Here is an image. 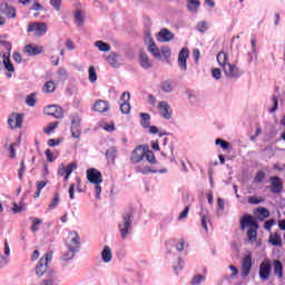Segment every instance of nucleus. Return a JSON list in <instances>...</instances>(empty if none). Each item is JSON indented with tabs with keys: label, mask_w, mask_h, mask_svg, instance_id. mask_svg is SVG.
<instances>
[{
	"label": "nucleus",
	"mask_w": 285,
	"mask_h": 285,
	"mask_svg": "<svg viewBox=\"0 0 285 285\" xmlns=\"http://www.w3.org/2000/svg\"><path fill=\"white\" fill-rule=\"evenodd\" d=\"M140 125L142 128H150V115L146 112L140 114Z\"/></svg>",
	"instance_id": "obj_35"
},
{
	"label": "nucleus",
	"mask_w": 285,
	"mask_h": 285,
	"mask_svg": "<svg viewBox=\"0 0 285 285\" xmlns=\"http://www.w3.org/2000/svg\"><path fill=\"white\" fill-rule=\"evenodd\" d=\"M120 111L122 115H128V112H130V102H122L120 105Z\"/></svg>",
	"instance_id": "obj_53"
},
{
	"label": "nucleus",
	"mask_w": 285,
	"mask_h": 285,
	"mask_svg": "<svg viewBox=\"0 0 285 285\" xmlns=\"http://www.w3.org/2000/svg\"><path fill=\"white\" fill-rule=\"evenodd\" d=\"M188 57H190V51L185 47L178 53V66L183 71L187 69L186 61H188Z\"/></svg>",
	"instance_id": "obj_15"
},
{
	"label": "nucleus",
	"mask_w": 285,
	"mask_h": 285,
	"mask_svg": "<svg viewBox=\"0 0 285 285\" xmlns=\"http://www.w3.org/2000/svg\"><path fill=\"white\" fill-rule=\"evenodd\" d=\"M196 28H197L198 32H206V30H208V22L200 21V22H198Z\"/></svg>",
	"instance_id": "obj_52"
},
{
	"label": "nucleus",
	"mask_w": 285,
	"mask_h": 285,
	"mask_svg": "<svg viewBox=\"0 0 285 285\" xmlns=\"http://www.w3.org/2000/svg\"><path fill=\"white\" fill-rule=\"evenodd\" d=\"M145 157L147 161H149V164H155L157 161V159L155 158V154H153V151H145Z\"/></svg>",
	"instance_id": "obj_55"
},
{
	"label": "nucleus",
	"mask_w": 285,
	"mask_h": 285,
	"mask_svg": "<svg viewBox=\"0 0 285 285\" xmlns=\"http://www.w3.org/2000/svg\"><path fill=\"white\" fill-rule=\"evenodd\" d=\"M257 230H259V225L254 226V227H249L248 230H247V239L252 244H255L257 242Z\"/></svg>",
	"instance_id": "obj_26"
},
{
	"label": "nucleus",
	"mask_w": 285,
	"mask_h": 285,
	"mask_svg": "<svg viewBox=\"0 0 285 285\" xmlns=\"http://www.w3.org/2000/svg\"><path fill=\"white\" fill-rule=\"evenodd\" d=\"M55 82L53 81H47L43 86V92H55Z\"/></svg>",
	"instance_id": "obj_48"
},
{
	"label": "nucleus",
	"mask_w": 285,
	"mask_h": 285,
	"mask_svg": "<svg viewBox=\"0 0 285 285\" xmlns=\"http://www.w3.org/2000/svg\"><path fill=\"white\" fill-rule=\"evenodd\" d=\"M215 144H216V146H220V148H223V150H228L230 148V142L225 141L222 138L216 139Z\"/></svg>",
	"instance_id": "obj_43"
},
{
	"label": "nucleus",
	"mask_w": 285,
	"mask_h": 285,
	"mask_svg": "<svg viewBox=\"0 0 285 285\" xmlns=\"http://www.w3.org/2000/svg\"><path fill=\"white\" fill-rule=\"evenodd\" d=\"M28 32H30L32 37H43L48 32V24H46V22H31L28 26Z\"/></svg>",
	"instance_id": "obj_5"
},
{
	"label": "nucleus",
	"mask_w": 285,
	"mask_h": 285,
	"mask_svg": "<svg viewBox=\"0 0 285 285\" xmlns=\"http://www.w3.org/2000/svg\"><path fill=\"white\" fill-rule=\"evenodd\" d=\"M144 157H146V149L142 146H138L131 154V161L132 164H139V161L144 160Z\"/></svg>",
	"instance_id": "obj_20"
},
{
	"label": "nucleus",
	"mask_w": 285,
	"mask_h": 285,
	"mask_svg": "<svg viewBox=\"0 0 285 285\" xmlns=\"http://www.w3.org/2000/svg\"><path fill=\"white\" fill-rule=\"evenodd\" d=\"M158 110L164 119H170L173 117V109L166 101L158 104Z\"/></svg>",
	"instance_id": "obj_18"
},
{
	"label": "nucleus",
	"mask_w": 285,
	"mask_h": 285,
	"mask_svg": "<svg viewBox=\"0 0 285 285\" xmlns=\"http://www.w3.org/2000/svg\"><path fill=\"white\" fill-rule=\"evenodd\" d=\"M163 92H173V90H175V87L173 86V81L171 80H165L161 82L160 86Z\"/></svg>",
	"instance_id": "obj_36"
},
{
	"label": "nucleus",
	"mask_w": 285,
	"mask_h": 285,
	"mask_svg": "<svg viewBox=\"0 0 285 285\" xmlns=\"http://www.w3.org/2000/svg\"><path fill=\"white\" fill-rule=\"evenodd\" d=\"M269 242L273 246H279L282 244V236L275 233L274 235H271Z\"/></svg>",
	"instance_id": "obj_41"
},
{
	"label": "nucleus",
	"mask_w": 285,
	"mask_h": 285,
	"mask_svg": "<svg viewBox=\"0 0 285 285\" xmlns=\"http://www.w3.org/2000/svg\"><path fill=\"white\" fill-rule=\"evenodd\" d=\"M49 262H52V253H46L43 257L40 258L38 265L36 266L37 277H43V274L50 269L48 267Z\"/></svg>",
	"instance_id": "obj_4"
},
{
	"label": "nucleus",
	"mask_w": 285,
	"mask_h": 285,
	"mask_svg": "<svg viewBox=\"0 0 285 285\" xmlns=\"http://www.w3.org/2000/svg\"><path fill=\"white\" fill-rule=\"evenodd\" d=\"M23 173H26V163L21 161L20 169L18 170L19 179H23Z\"/></svg>",
	"instance_id": "obj_59"
},
{
	"label": "nucleus",
	"mask_w": 285,
	"mask_h": 285,
	"mask_svg": "<svg viewBox=\"0 0 285 285\" xmlns=\"http://www.w3.org/2000/svg\"><path fill=\"white\" fill-rule=\"evenodd\" d=\"M59 279V274L55 269H48L46 282H51L52 284L57 283Z\"/></svg>",
	"instance_id": "obj_34"
},
{
	"label": "nucleus",
	"mask_w": 285,
	"mask_h": 285,
	"mask_svg": "<svg viewBox=\"0 0 285 285\" xmlns=\"http://www.w3.org/2000/svg\"><path fill=\"white\" fill-rule=\"evenodd\" d=\"M200 222L204 230L208 233V222H210V217H208V212L204 209L200 210Z\"/></svg>",
	"instance_id": "obj_29"
},
{
	"label": "nucleus",
	"mask_w": 285,
	"mask_h": 285,
	"mask_svg": "<svg viewBox=\"0 0 285 285\" xmlns=\"http://www.w3.org/2000/svg\"><path fill=\"white\" fill-rule=\"evenodd\" d=\"M17 146H19L18 142H13V144H11L9 146V157L11 159H16L17 158V149H14V148H17Z\"/></svg>",
	"instance_id": "obj_46"
},
{
	"label": "nucleus",
	"mask_w": 285,
	"mask_h": 285,
	"mask_svg": "<svg viewBox=\"0 0 285 285\" xmlns=\"http://www.w3.org/2000/svg\"><path fill=\"white\" fill-rule=\"evenodd\" d=\"M0 46H3L6 50H8V53L2 56V66H4V69L8 72H14V65H12V60H10V52L12 51V43L0 40Z\"/></svg>",
	"instance_id": "obj_3"
},
{
	"label": "nucleus",
	"mask_w": 285,
	"mask_h": 285,
	"mask_svg": "<svg viewBox=\"0 0 285 285\" xmlns=\"http://www.w3.org/2000/svg\"><path fill=\"white\" fill-rule=\"evenodd\" d=\"M23 51L26 55H29V57H36L37 55L43 53V47L38 46L36 43H31L27 45Z\"/></svg>",
	"instance_id": "obj_19"
},
{
	"label": "nucleus",
	"mask_w": 285,
	"mask_h": 285,
	"mask_svg": "<svg viewBox=\"0 0 285 285\" xmlns=\"http://www.w3.org/2000/svg\"><path fill=\"white\" fill-rule=\"evenodd\" d=\"M12 57H13V61H16V63H21V61H22L21 53L14 51Z\"/></svg>",
	"instance_id": "obj_64"
},
{
	"label": "nucleus",
	"mask_w": 285,
	"mask_h": 285,
	"mask_svg": "<svg viewBox=\"0 0 285 285\" xmlns=\"http://www.w3.org/2000/svg\"><path fill=\"white\" fill-rule=\"evenodd\" d=\"M274 274L282 279L284 277V266L282 265V262L274 261Z\"/></svg>",
	"instance_id": "obj_30"
},
{
	"label": "nucleus",
	"mask_w": 285,
	"mask_h": 285,
	"mask_svg": "<svg viewBox=\"0 0 285 285\" xmlns=\"http://www.w3.org/2000/svg\"><path fill=\"white\" fill-rule=\"evenodd\" d=\"M150 135H159V137H164L166 135V131L159 132V129L156 126L149 127Z\"/></svg>",
	"instance_id": "obj_54"
},
{
	"label": "nucleus",
	"mask_w": 285,
	"mask_h": 285,
	"mask_svg": "<svg viewBox=\"0 0 285 285\" xmlns=\"http://www.w3.org/2000/svg\"><path fill=\"white\" fill-rule=\"evenodd\" d=\"M156 38L160 43H168V41H173L175 39V35L165 28L156 35Z\"/></svg>",
	"instance_id": "obj_16"
},
{
	"label": "nucleus",
	"mask_w": 285,
	"mask_h": 285,
	"mask_svg": "<svg viewBox=\"0 0 285 285\" xmlns=\"http://www.w3.org/2000/svg\"><path fill=\"white\" fill-rule=\"evenodd\" d=\"M107 62L109 66H112V68H119L124 63V57L119 53L111 52L107 58Z\"/></svg>",
	"instance_id": "obj_17"
},
{
	"label": "nucleus",
	"mask_w": 285,
	"mask_h": 285,
	"mask_svg": "<svg viewBox=\"0 0 285 285\" xmlns=\"http://www.w3.org/2000/svg\"><path fill=\"white\" fill-rule=\"evenodd\" d=\"M271 181V193L274 195H279L282 190H284V181H282V178L277 176H273L269 178Z\"/></svg>",
	"instance_id": "obj_14"
},
{
	"label": "nucleus",
	"mask_w": 285,
	"mask_h": 285,
	"mask_svg": "<svg viewBox=\"0 0 285 285\" xmlns=\"http://www.w3.org/2000/svg\"><path fill=\"white\" fill-rule=\"evenodd\" d=\"M73 19H75L76 26H78V28H81V26H83V21H86V16L81 10L77 9L73 12Z\"/></svg>",
	"instance_id": "obj_25"
},
{
	"label": "nucleus",
	"mask_w": 285,
	"mask_h": 285,
	"mask_svg": "<svg viewBox=\"0 0 285 285\" xmlns=\"http://www.w3.org/2000/svg\"><path fill=\"white\" fill-rule=\"evenodd\" d=\"M274 170H278L279 173L285 170V164L281 165L279 163H276L273 165Z\"/></svg>",
	"instance_id": "obj_63"
},
{
	"label": "nucleus",
	"mask_w": 285,
	"mask_h": 285,
	"mask_svg": "<svg viewBox=\"0 0 285 285\" xmlns=\"http://www.w3.org/2000/svg\"><path fill=\"white\" fill-rule=\"evenodd\" d=\"M273 226H275V219H269V220L265 222L264 229L271 230V228H273Z\"/></svg>",
	"instance_id": "obj_60"
},
{
	"label": "nucleus",
	"mask_w": 285,
	"mask_h": 285,
	"mask_svg": "<svg viewBox=\"0 0 285 285\" xmlns=\"http://www.w3.org/2000/svg\"><path fill=\"white\" fill-rule=\"evenodd\" d=\"M45 155H46L48 161H55V154L52 153V150L47 149V150L45 151Z\"/></svg>",
	"instance_id": "obj_61"
},
{
	"label": "nucleus",
	"mask_w": 285,
	"mask_h": 285,
	"mask_svg": "<svg viewBox=\"0 0 285 285\" xmlns=\"http://www.w3.org/2000/svg\"><path fill=\"white\" fill-rule=\"evenodd\" d=\"M110 106L106 100H98L94 105V110H96V112H108Z\"/></svg>",
	"instance_id": "obj_24"
},
{
	"label": "nucleus",
	"mask_w": 285,
	"mask_h": 285,
	"mask_svg": "<svg viewBox=\"0 0 285 285\" xmlns=\"http://www.w3.org/2000/svg\"><path fill=\"white\" fill-rule=\"evenodd\" d=\"M264 179H266V174H264V171H258L254 177V184H262Z\"/></svg>",
	"instance_id": "obj_49"
},
{
	"label": "nucleus",
	"mask_w": 285,
	"mask_h": 285,
	"mask_svg": "<svg viewBox=\"0 0 285 285\" xmlns=\"http://www.w3.org/2000/svg\"><path fill=\"white\" fill-rule=\"evenodd\" d=\"M252 51L248 53V61H256L257 59V41L255 38L250 39Z\"/></svg>",
	"instance_id": "obj_27"
},
{
	"label": "nucleus",
	"mask_w": 285,
	"mask_h": 285,
	"mask_svg": "<svg viewBox=\"0 0 285 285\" xmlns=\"http://www.w3.org/2000/svg\"><path fill=\"white\" fill-rule=\"evenodd\" d=\"M160 55H161V61H167V59H170V48L168 47H163L160 48Z\"/></svg>",
	"instance_id": "obj_39"
},
{
	"label": "nucleus",
	"mask_w": 285,
	"mask_h": 285,
	"mask_svg": "<svg viewBox=\"0 0 285 285\" xmlns=\"http://www.w3.org/2000/svg\"><path fill=\"white\" fill-rule=\"evenodd\" d=\"M145 42L148 46V51L155 59L158 61H161V49L157 48V45L155 43V40H153V36L149 32H146L145 36Z\"/></svg>",
	"instance_id": "obj_6"
},
{
	"label": "nucleus",
	"mask_w": 285,
	"mask_h": 285,
	"mask_svg": "<svg viewBox=\"0 0 285 285\" xmlns=\"http://www.w3.org/2000/svg\"><path fill=\"white\" fill-rule=\"evenodd\" d=\"M71 137L73 139H79L81 137V118L79 115L73 114L71 116Z\"/></svg>",
	"instance_id": "obj_7"
},
{
	"label": "nucleus",
	"mask_w": 285,
	"mask_h": 285,
	"mask_svg": "<svg viewBox=\"0 0 285 285\" xmlns=\"http://www.w3.org/2000/svg\"><path fill=\"white\" fill-rule=\"evenodd\" d=\"M118 228L121 237L126 239V237L130 235V230L132 228V213L124 214L122 220L118 224Z\"/></svg>",
	"instance_id": "obj_2"
},
{
	"label": "nucleus",
	"mask_w": 285,
	"mask_h": 285,
	"mask_svg": "<svg viewBox=\"0 0 285 285\" xmlns=\"http://www.w3.org/2000/svg\"><path fill=\"white\" fill-rule=\"evenodd\" d=\"M8 125L12 130L21 128V126H23V115L11 114L8 118Z\"/></svg>",
	"instance_id": "obj_13"
},
{
	"label": "nucleus",
	"mask_w": 285,
	"mask_h": 285,
	"mask_svg": "<svg viewBox=\"0 0 285 285\" xmlns=\"http://www.w3.org/2000/svg\"><path fill=\"white\" fill-rule=\"evenodd\" d=\"M272 102L273 107L269 109V112H275V110H277V107L279 106V100L277 99V96H273Z\"/></svg>",
	"instance_id": "obj_57"
},
{
	"label": "nucleus",
	"mask_w": 285,
	"mask_h": 285,
	"mask_svg": "<svg viewBox=\"0 0 285 285\" xmlns=\"http://www.w3.org/2000/svg\"><path fill=\"white\" fill-rule=\"evenodd\" d=\"M247 202L248 204H254V205L264 204V198L257 197V196H248Z\"/></svg>",
	"instance_id": "obj_47"
},
{
	"label": "nucleus",
	"mask_w": 285,
	"mask_h": 285,
	"mask_svg": "<svg viewBox=\"0 0 285 285\" xmlns=\"http://www.w3.org/2000/svg\"><path fill=\"white\" fill-rule=\"evenodd\" d=\"M199 6H200L199 0H188L187 1V9L193 14H195V12H197V10H199Z\"/></svg>",
	"instance_id": "obj_33"
},
{
	"label": "nucleus",
	"mask_w": 285,
	"mask_h": 285,
	"mask_svg": "<svg viewBox=\"0 0 285 285\" xmlns=\"http://www.w3.org/2000/svg\"><path fill=\"white\" fill-rule=\"evenodd\" d=\"M59 206V194H55V197L52 199V203L49 205L50 210L53 208H57Z\"/></svg>",
	"instance_id": "obj_58"
},
{
	"label": "nucleus",
	"mask_w": 285,
	"mask_h": 285,
	"mask_svg": "<svg viewBox=\"0 0 285 285\" xmlns=\"http://www.w3.org/2000/svg\"><path fill=\"white\" fill-rule=\"evenodd\" d=\"M45 115L55 117L56 119H63V109L57 105H49L43 109Z\"/></svg>",
	"instance_id": "obj_11"
},
{
	"label": "nucleus",
	"mask_w": 285,
	"mask_h": 285,
	"mask_svg": "<svg viewBox=\"0 0 285 285\" xmlns=\"http://www.w3.org/2000/svg\"><path fill=\"white\" fill-rule=\"evenodd\" d=\"M76 253H77V250H75V249H68V252L62 255V261L70 262V259H72L75 257Z\"/></svg>",
	"instance_id": "obj_45"
},
{
	"label": "nucleus",
	"mask_w": 285,
	"mask_h": 285,
	"mask_svg": "<svg viewBox=\"0 0 285 285\" xmlns=\"http://www.w3.org/2000/svg\"><path fill=\"white\" fill-rule=\"evenodd\" d=\"M49 3L53 7V9H56L57 12L61 10V0H49Z\"/></svg>",
	"instance_id": "obj_56"
},
{
	"label": "nucleus",
	"mask_w": 285,
	"mask_h": 285,
	"mask_svg": "<svg viewBox=\"0 0 285 285\" xmlns=\"http://www.w3.org/2000/svg\"><path fill=\"white\" fill-rule=\"evenodd\" d=\"M253 268V257L250 254H247L244 256L242 262V277H248L250 275V269Z\"/></svg>",
	"instance_id": "obj_12"
},
{
	"label": "nucleus",
	"mask_w": 285,
	"mask_h": 285,
	"mask_svg": "<svg viewBox=\"0 0 285 285\" xmlns=\"http://www.w3.org/2000/svg\"><path fill=\"white\" fill-rule=\"evenodd\" d=\"M216 59L219 66H222L224 72H235L236 68L235 66L228 63V55H226V52L220 51Z\"/></svg>",
	"instance_id": "obj_9"
},
{
	"label": "nucleus",
	"mask_w": 285,
	"mask_h": 285,
	"mask_svg": "<svg viewBox=\"0 0 285 285\" xmlns=\"http://www.w3.org/2000/svg\"><path fill=\"white\" fill-rule=\"evenodd\" d=\"M4 14L8 17V19H14L17 17V11L14 10V7L7 6L4 9Z\"/></svg>",
	"instance_id": "obj_40"
},
{
	"label": "nucleus",
	"mask_w": 285,
	"mask_h": 285,
	"mask_svg": "<svg viewBox=\"0 0 285 285\" xmlns=\"http://www.w3.org/2000/svg\"><path fill=\"white\" fill-rule=\"evenodd\" d=\"M58 127H59V121L49 122L48 126L43 128V132H46V135H50V132H52V130L57 129Z\"/></svg>",
	"instance_id": "obj_42"
},
{
	"label": "nucleus",
	"mask_w": 285,
	"mask_h": 285,
	"mask_svg": "<svg viewBox=\"0 0 285 285\" xmlns=\"http://www.w3.org/2000/svg\"><path fill=\"white\" fill-rule=\"evenodd\" d=\"M66 246L68 250H79V247L81 246V242L79 240V234L77 232L69 233L67 239H66Z\"/></svg>",
	"instance_id": "obj_8"
},
{
	"label": "nucleus",
	"mask_w": 285,
	"mask_h": 285,
	"mask_svg": "<svg viewBox=\"0 0 285 285\" xmlns=\"http://www.w3.org/2000/svg\"><path fill=\"white\" fill-rule=\"evenodd\" d=\"M8 264H10V258L8 256H3L2 254H0V271L1 268H6Z\"/></svg>",
	"instance_id": "obj_50"
},
{
	"label": "nucleus",
	"mask_w": 285,
	"mask_h": 285,
	"mask_svg": "<svg viewBox=\"0 0 285 285\" xmlns=\"http://www.w3.org/2000/svg\"><path fill=\"white\" fill-rule=\"evenodd\" d=\"M272 263L271 259L265 258L259 265L258 275L263 282H266L271 277Z\"/></svg>",
	"instance_id": "obj_10"
},
{
	"label": "nucleus",
	"mask_w": 285,
	"mask_h": 285,
	"mask_svg": "<svg viewBox=\"0 0 285 285\" xmlns=\"http://www.w3.org/2000/svg\"><path fill=\"white\" fill-rule=\"evenodd\" d=\"M121 101H124V104H129V101H130V92H128V91L122 92Z\"/></svg>",
	"instance_id": "obj_62"
},
{
	"label": "nucleus",
	"mask_w": 285,
	"mask_h": 285,
	"mask_svg": "<svg viewBox=\"0 0 285 285\" xmlns=\"http://www.w3.org/2000/svg\"><path fill=\"white\" fill-rule=\"evenodd\" d=\"M106 157L108 161L115 163L117 159V149L115 147H110L106 153Z\"/></svg>",
	"instance_id": "obj_37"
},
{
	"label": "nucleus",
	"mask_w": 285,
	"mask_h": 285,
	"mask_svg": "<svg viewBox=\"0 0 285 285\" xmlns=\"http://www.w3.org/2000/svg\"><path fill=\"white\" fill-rule=\"evenodd\" d=\"M204 282H206V275L197 274L191 278L190 284L200 285L204 284Z\"/></svg>",
	"instance_id": "obj_38"
},
{
	"label": "nucleus",
	"mask_w": 285,
	"mask_h": 285,
	"mask_svg": "<svg viewBox=\"0 0 285 285\" xmlns=\"http://www.w3.org/2000/svg\"><path fill=\"white\" fill-rule=\"evenodd\" d=\"M100 257L104 264H110L112 262V248L110 246H105L101 250Z\"/></svg>",
	"instance_id": "obj_23"
},
{
	"label": "nucleus",
	"mask_w": 285,
	"mask_h": 285,
	"mask_svg": "<svg viewBox=\"0 0 285 285\" xmlns=\"http://www.w3.org/2000/svg\"><path fill=\"white\" fill-rule=\"evenodd\" d=\"M95 48L99 50V52H110V45L107 42H104L101 40H97L94 43Z\"/></svg>",
	"instance_id": "obj_32"
},
{
	"label": "nucleus",
	"mask_w": 285,
	"mask_h": 285,
	"mask_svg": "<svg viewBox=\"0 0 285 285\" xmlns=\"http://www.w3.org/2000/svg\"><path fill=\"white\" fill-rule=\"evenodd\" d=\"M87 179L90 184L95 185L96 197L97 199H101V184L104 178L101 176V171L95 168H90L87 170Z\"/></svg>",
	"instance_id": "obj_1"
},
{
	"label": "nucleus",
	"mask_w": 285,
	"mask_h": 285,
	"mask_svg": "<svg viewBox=\"0 0 285 285\" xmlns=\"http://www.w3.org/2000/svg\"><path fill=\"white\" fill-rule=\"evenodd\" d=\"M26 104H27V106H30L31 108L35 107V105L37 104V95L31 94V95L27 96Z\"/></svg>",
	"instance_id": "obj_44"
},
{
	"label": "nucleus",
	"mask_w": 285,
	"mask_h": 285,
	"mask_svg": "<svg viewBox=\"0 0 285 285\" xmlns=\"http://www.w3.org/2000/svg\"><path fill=\"white\" fill-rule=\"evenodd\" d=\"M73 170H77V163H71L67 167L65 165H61L58 170V175H60V177H63V175H67V177H70Z\"/></svg>",
	"instance_id": "obj_22"
},
{
	"label": "nucleus",
	"mask_w": 285,
	"mask_h": 285,
	"mask_svg": "<svg viewBox=\"0 0 285 285\" xmlns=\"http://www.w3.org/2000/svg\"><path fill=\"white\" fill-rule=\"evenodd\" d=\"M139 63L142 68H151L153 61H150V58H148V55L145 52L139 53Z\"/></svg>",
	"instance_id": "obj_28"
},
{
	"label": "nucleus",
	"mask_w": 285,
	"mask_h": 285,
	"mask_svg": "<svg viewBox=\"0 0 285 285\" xmlns=\"http://www.w3.org/2000/svg\"><path fill=\"white\" fill-rule=\"evenodd\" d=\"M29 219L32 224L30 227L31 233H37L41 224H43V219L37 217H30Z\"/></svg>",
	"instance_id": "obj_31"
},
{
	"label": "nucleus",
	"mask_w": 285,
	"mask_h": 285,
	"mask_svg": "<svg viewBox=\"0 0 285 285\" xmlns=\"http://www.w3.org/2000/svg\"><path fill=\"white\" fill-rule=\"evenodd\" d=\"M255 226H259L257 224V220H255V217H253L252 215H245L243 216V218L240 219V228L242 230H244L245 228H253Z\"/></svg>",
	"instance_id": "obj_21"
},
{
	"label": "nucleus",
	"mask_w": 285,
	"mask_h": 285,
	"mask_svg": "<svg viewBox=\"0 0 285 285\" xmlns=\"http://www.w3.org/2000/svg\"><path fill=\"white\" fill-rule=\"evenodd\" d=\"M257 213L261 214V216H262L264 219L271 217V212H268V209L265 208V207H259V208H257Z\"/></svg>",
	"instance_id": "obj_51"
}]
</instances>
